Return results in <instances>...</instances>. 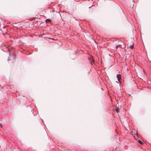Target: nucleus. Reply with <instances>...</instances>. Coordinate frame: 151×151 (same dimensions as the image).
<instances>
[{"instance_id":"1","label":"nucleus","mask_w":151,"mask_h":151,"mask_svg":"<svg viewBox=\"0 0 151 151\" xmlns=\"http://www.w3.org/2000/svg\"><path fill=\"white\" fill-rule=\"evenodd\" d=\"M116 77L118 81L120 82V80L121 79V75L120 74H118Z\"/></svg>"},{"instance_id":"2","label":"nucleus","mask_w":151,"mask_h":151,"mask_svg":"<svg viewBox=\"0 0 151 151\" xmlns=\"http://www.w3.org/2000/svg\"><path fill=\"white\" fill-rule=\"evenodd\" d=\"M10 46L7 47L8 48V51L9 52V54L10 55V52L12 51H13V49H11L9 47Z\"/></svg>"},{"instance_id":"3","label":"nucleus","mask_w":151,"mask_h":151,"mask_svg":"<svg viewBox=\"0 0 151 151\" xmlns=\"http://www.w3.org/2000/svg\"><path fill=\"white\" fill-rule=\"evenodd\" d=\"M51 20L50 19H46L45 20V22L47 23L50 22H51Z\"/></svg>"},{"instance_id":"4","label":"nucleus","mask_w":151,"mask_h":151,"mask_svg":"<svg viewBox=\"0 0 151 151\" xmlns=\"http://www.w3.org/2000/svg\"><path fill=\"white\" fill-rule=\"evenodd\" d=\"M133 46H134V45H131L130 46H129V47L131 49H132L133 47Z\"/></svg>"},{"instance_id":"5","label":"nucleus","mask_w":151,"mask_h":151,"mask_svg":"<svg viewBox=\"0 0 151 151\" xmlns=\"http://www.w3.org/2000/svg\"><path fill=\"white\" fill-rule=\"evenodd\" d=\"M138 142L140 144H142V142H141L140 140H139L138 141Z\"/></svg>"},{"instance_id":"6","label":"nucleus","mask_w":151,"mask_h":151,"mask_svg":"<svg viewBox=\"0 0 151 151\" xmlns=\"http://www.w3.org/2000/svg\"><path fill=\"white\" fill-rule=\"evenodd\" d=\"M91 7H89V8H90Z\"/></svg>"}]
</instances>
